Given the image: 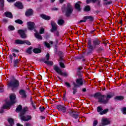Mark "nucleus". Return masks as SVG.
I'll return each mask as SVG.
<instances>
[{
    "label": "nucleus",
    "mask_w": 126,
    "mask_h": 126,
    "mask_svg": "<svg viewBox=\"0 0 126 126\" xmlns=\"http://www.w3.org/2000/svg\"><path fill=\"white\" fill-rule=\"evenodd\" d=\"M114 94L113 93L109 94L107 95H102L100 93H96L94 94L95 98H98V102L102 103V104H107L109 102V100L114 97Z\"/></svg>",
    "instance_id": "f257e3e1"
},
{
    "label": "nucleus",
    "mask_w": 126,
    "mask_h": 126,
    "mask_svg": "<svg viewBox=\"0 0 126 126\" xmlns=\"http://www.w3.org/2000/svg\"><path fill=\"white\" fill-rule=\"evenodd\" d=\"M20 84V83H19V81L15 79H13L8 82L7 85L8 87L11 88V90H12V91H14L15 89H17V88L19 87Z\"/></svg>",
    "instance_id": "f03ea898"
},
{
    "label": "nucleus",
    "mask_w": 126,
    "mask_h": 126,
    "mask_svg": "<svg viewBox=\"0 0 126 126\" xmlns=\"http://www.w3.org/2000/svg\"><path fill=\"white\" fill-rule=\"evenodd\" d=\"M62 10L63 12H65L66 16H70V14L72 13V11H73V9L71 4L68 3H67L66 7H65V4H63L62 6Z\"/></svg>",
    "instance_id": "7ed1b4c3"
},
{
    "label": "nucleus",
    "mask_w": 126,
    "mask_h": 126,
    "mask_svg": "<svg viewBox=\"0 0 126 126\" xmlns=\"http://www.w3.org/2000/svg\"><path fill=\"white\" fill-rule=\"evenodd\" d=\"M28 111V108L26 107H24L22 111L21 112L20 118L22 121L24 122H28L30 120H32V117L31 116L27 115L26 116H24V114Z\"/></svg>",
    "instance_id": "20e7f679"
},
{
    "label": "nucleus",
    "mask_w": 126,
    "mask_h": 126,
    "mask_svg": "<svg viewBox=\"0 0 126 126\" xmlns=\"http://www.w3.org/2000/svg\"><path fill=\"white\" fill-rule=\"evenodd\" d=\"M15 99H16V95L14 94H11L10 95V102H7L6 104L3 106V109H8L12 104L15 103Z\"/></svg>",
    "instance_id": "39448f33"
},
{
    "label": "nucleus",
    "mask_w": 126,
    "mask_h": 126,
    "mask_svg": "<svg viewBox=\"0 0 126 126\" xmlns=\"http://www.w3.org/2000/svg\"><path fill=\"white\" fill-rule=\"evenodd\" d=\"M53 69L55 70L58 74L62 75V76H67V73H66V72H63V71L60 68V67L57 66V65H55L53 66Z\"/></svg>",
    "instance_id": "423d86ee"
},
{
    "label": "nucleus",
    "mask_w": 126,
    "mask_h": 126,
    "mask_svg": "<svg viewBox=\"0 0 126 126\" xmlns=\"http://www.w3.org/2000/svg\"><path fill=\"white\" fill-rule=\"evenodd\" d=\"M76 83H73L74 87H79L80 86H82L83 85V80L81 78L77 79L76 80Z\"/></svg>",
    "instance_id": "0eeeda50"
},
{
    "label": "nucleus",
    "mask_w": 126,
    "mask_h": 126,
    "mask_svg": "<svg viewBox=\"0 0 126 126\" xmlns=\"http://www.w3.org/2000/svg\"><path fill=\"white\" fill-rule=\"evenodd\" d=\"M27 25L28 26V28L29 30H34V32H37V31L35 29V23L33 22H29L27 23Z\"/></svg>",
    "instance_id": "6e6552de"
},
{
    "label": "nucleus",
    "mask_w": 126,
    "mask_h": 126,
    "mask_svg": "<svg viewBox=\"0 0 126 126\" xmlns=\"http://www.w3.org/2000/svg\"><path fill=\"white\" fill-rule=\"evenodd\" d=\"M97 111L98 113H99L100 115H105V114H107L108 112L109 111V109H106L104 110H103V108H102V107L98 106L97 108Z\"/></svg>",
    "instance_id": "1a4fd4ad"
},
{
    "label": "nucleus",
    "mask_w": 126,
    "mask_h": 126,
    "mask_svg": "<svg viewBox=\"0 0 126 126\" xmlns=\"http://www.w3.org/2000/svg\"><path fill=\"white\" fill-rule=\"evenodd\" d=\"M68 113L69 115L73 118H74V119H77L78 118V114L73 111V110H70L69 111H68Z\"/></svg>",
    "instance_id": "9d476101"
},
{
    "label": "nucleus",
    "mask_w": 126,
    "mask_h": 126,
    "mask_svg": "<svg viewBox=\"0 0 126 126\" xmlns=\"http://www.w3.org/2000/svg\"><path fill=\"white\" fill-rule=\"evenodd\" d=\"M101 43V41L99 40L97 38H95L93 40V45L94 47H97V46H99Z\"/></svg>",
    "instance_id": "9b49d317"
},
{
    "label": "nucleus",
    "mask_w": 126,
    "mask_h": 126,
    "mask_svg": "<svg viewBox=\"0 0 126 126\" xmlns=\"http://www.w3.org/2000/svg\"><path fill=\"white\" fill-rule=\"evenodd\" d=\"M101 123L103 126H107L110 124V121H109L107 118H102L101 120Z\"/></svg>",
    "instance_id": "f8f14e48"
},
{
    "label": "nucleus",
    "mask_w": 126,
    "mask_h": 126,
    "mask_svg": "<svg viewBox=\"0 0 126 126\" xmlns=\"http://www.w3.org/2000/svg\"><path fill=\"white\" fill-rule=\"evenodd\" d=\"M18 33L20 34L21 37L22 38V39H25L27 36H26V34H25V32H24V31L20 30L18 31Z\"/></svg>",
    "instance_id": "ddd939ff"
},
{
    "label": "nucleus",
    "mask_w": 126,
    "mask_h": 126,
    "mask_svg": "<svg viewBox=\"0 0 126 126\" xmlns=\"http://www.w3.org/2000/svg\"><path fill=\"white\" fill-rule=\"evenodd\" d=\"M57 109H58L59 111L63 112V113H65L66 112V108L63 105H58Z\"/></svg>",
    "instance_id": "4468645a"
},
{
    "label": "nucleus",
    "mask_w": 126,
    "mask_h": 126,
    "mask_svg": "<svg viewBox=\"0 0 126 126\" xmlns=\"http://www.w3.org/2000/svg\"><path fill=\"white\" fill-rule=\"evenodd\" d=\"M58 55L60 56V62L59 63H64L63 62V53L62 52V51H59L58 52Z\"/></svg>",
    "instance_id": "2eb2a0df"
},
{
    "label": "nucleus",
    "mask_w": 126,
    "mask_h": 126,
    "mask_svg": "<svg viewBox=\"0 0 126 126\" xmlns=\"http://www.w3.org/2000/svg\"><path fill=\"white\" fill-rule=\"evenodd\" d=\"M51 26L52 29H51V32H54V31H56L57 30V24L55 23L54 21H51Z\"/></svg>",
    "instance_id": "dca6fc26"
},
{
    "label": "nucleus",
    "mask_w": 126,
    "mask_h": 126,
    "mask_svg": "<svg viewBox=\"0 0 126 126\" xmlns=\"http://www.w3.org/2000/svg\"><path fill=\"white\" fill-rule=\"evenodd\" d=\"M19 94L22 96V98H26V92L24 90H21L19 91Z\"/></svg>",
    "instance_id": "f3484780"
},
{
    "label": "nucleus",
    "mask_w": 126,
    "mask_h": 126,
    "mask_svg": "<svg viewBox=\"0 0 126 126\" xmlns=\"http://www.w3.org/2000/svg\"><path fill=\"white\" fill-rule=\"evenodd\" d=\"M32 14L33 10H32V9L28 10L25 13L26 16H31V15H32Z\"/></svg>",
    "instance_id": "a211bd4d"
},
{
    "label": "nucleus",
    "mask_w": 126,
    "mask_h": 126,
    "mask_svg": "<svg viewBox=\"0 0 126 126\" xmlns=\"http://www.w3.org/2000/svg\"><path fill=\"white\" fill-rule=\"evenodd\" d=\"M40 17H41L42 19H44V20H50L51 19V17L45 14H41Z\"/></svg>",
    "instance_id": "6ab92c4d"
},
{
    "label": "nucleus",
    "mask_w": 126,
    "mask_h": 126,
    "mask_svg": "<svg viewBox=\"0 0 126 126\" xmlns=\"http://www.w3.org/2000/svg\"><path fill=\"white\" fill-rule=\"evenodd\" d=\"M80 2L78 1L75 4V7L78 11H80L81 8H80Z\"/></svg>",
    "instance_id": "aec40b11"
},
{
    "label": "nucleus",
    "mask_w": 126,
    "mask_h": 126,
    "mask_svg": "<svg viewBox=\"0 0 126 126\" xmlns=\"http://www.w3.org/2000/svg\"><path fill=\"white\" fill-rule=\"evenodd\" d=\"M15 6H16L18 8H20V9L23 8L22 3H21L20 2H17L16 3H15Z\"/></svg>",
    "instance_id": "412c9836"
},
{
    "label": "nucleus",
    "mask_w": 126,
    "mask_h": 126,
    "mask_svg": "<svg viewBox=\"0 0 126 126\" xmlns=\"http://www.w3.org/2000/svg\"><path fill=\"white\" fill-rule=\"evenodd\" d=\"M15 44H16L17 45H22L24 44V41L19 39H16L15 40Z\"/></svg>",
    "instance_id": "4be33fe9"
},
{
    "label": "nucleus",
    "mask_w": 126,
    "mask_h": 126,
    "mask_svg": "<svg viewBox=\"0 0 126 126\" xmlns=\"http://www.w3.org/2000/svg\"><path fill=\"white\" fill-rule=\"evenodd\" d=\"M93 45L88 46V54H91L93 52Z\"/></svg>",
    "instance_id": "5701e85b"
},
{
    "label": "nucleus",
    "mask_w": 126,
    "mask_h": 126,
    "mask_svg": "<svg viewBox=\"0 0 126 126\" xmlns=\"http://www.w3.org/2000/svg\"><path fill=\"white\" fill-rule=\"evenodd\" d=\"M34 35L35 38H36V39H38V40H42V36H41V35H40L39 33L35 32L34 33Z\"/></svg>",
    "instance_id": "b1692460"
},
{
    "label": "nucleus",
    "mask_w": 126,
    "mask_h": 126,
    "mask_svg": "<svg viewBox=\"0 0 126 126\" xmlns=\"http://www.w3.org/2000/svg\"><path fill=\"white\" fill-rule=\"evenodd\" d=\"M5 15L6 17H9V18H12V14L10 12H5Z\"/></svg>",
    "instance_id": "393cba45"
},
{
    "label": "nucleus",
    "mask_w": 126,
    "mask_h": 126,
    "mask_svg": "<svg viewBox=\"0 0 126 126\" xmlns=\"http://www.w3.org/2000/svg\"><path fill=\"white\" fill-rule=\"evenodd\" d=\"M84 18L85 19H86V20H87L89 19L90 21H93V20L94 19L93 17L91 16H85Z\"/></svg>",
    "instance_id": "a878e982"
},
{
    "label": "nucleus",
    "mask_w": 126,
    "mask_h": 126,
    "mask_svg": "<svg viewBox=\"0 0 126 126\" xmlns=\"http://www.w3.org/2000/svg\"><path fill=\"white\" fill-rule=\"evenodd\" d=\"M124 97L123 96H117L115 97V100H118L119 101H122Z\"/></svg>",
    "instance_id": "bb28decb"
},
{
    "label": "nucleus",
    "mask_w": 126,
    "mask_h": 126,
    "mask_svg": "<svg viewBox=\"0 0 126 126\" xmlns=\"http://www.w3.org/2000/svg\"><path fill=\"white\" fill-rule=\"evenodd\" d=\"M33 52L35 53V54H38L39 53H41V50H40L38 48H34L33 50Z\"/></svg>",
    "instance_id": "cd10ccee"
},
{
    "label": "nucleus",
    "mask_w": 126,
    "mask_h": 126,
    "mask_svg": "<svg viewBox=\"0 0 126 126\" xmlns=\"http://www.w3.org/2000/svg\"><path fill=\"white\" fill-rule=\"evenodd\" d=\"M21 110H22V106L21 105H19L16 108V112H17V113H18V112H20Z\"/></svg>",
    "instance_id": "c85d7f7f"
},
{
    "label": "nucleus",
    "mask_w": 126,
    "mask_h": 126,
    "mask_svg": "<svg viewBox=\"0 0 126 126\" xmlns=\"http://www.w3.org/2000/svg\"><path fill=\"white\" fill-rule=\"evenodd\" d=\"M64 23V21L63 20L60 19L58 21V24L59 25H63Z\"/></svg>",
    "instance_id": "c756f323"
},
{
    "label": "nucleus",
    "mask_w": 126,
    "mask_h": 126,
    "mask_svg": "<svg viewBox=\"0 0 126 126\" xmlns=\"http://www.w3.org/2000/svg\"><path fill=\"white\" fill-rule=\"evenodd\" d=\"M15 22H16V23H18V24H22V23H23V22L22 21V20L20 19H18L15 20Z\"/></svg>",
    "instance_id": "7c9ffc66"
},
{
    "label": "nucleus",
    "mask_w": 126,
    "mask_h": 126,
    "mask_svg": "<svg viewBox=\"0 0 126 126\" xmlns=\"http://www.w3.org/2000/svg\"><path fill=\"white\" fill-rule=\"evenodd\" d=\"M91 8L89 6H86L84 8L85 11H90Z\"/></svg>",
    "instance_id": "2f4dec72"
},
{
    "label": "nucleus",
    "mask_w": 126,
    "mask_h": 126,
    "mask_svg": "<svg viewBox=\"0 0 126 126\" xmlns=\"http://www.w3.org/2000/svg\"><path fill=\"white\" fill-rule=\"evenodd\" d=\"M44 45H45V47H47V48H48V49L51 48V45H50V44H49L47 42H44Z\"/></svg>",
    "instance_id": "473e14b6"
},
{
    "label": "nucleus",
    "mask_w": 126,
    "mask_h": 126,
    "mask_svg": "<svg viewBox=\"0 0 126 126\" xmlns=\"http://www.w3.org/2000/svg\"><path fill=\"white\" fill-rule=\"evenodd\" d=\"M27 53H28V54H31V53H32V48H29V49H28L27 50Z\"/></svg>",
    "instance_id": "72a5a7b5"
},
{
    "label": "nucleus",
    "mask_w": 126,
    "mask_h": 126,
    "mask_svg": "<svg viewBox=\"0 0 126 126\" xmlns=\"http://www.w3.org/2000/svg\"><path fill=\"white\" fill-rule=\"evenodd\" d=\"M4 3V0H0V6H3Z\"/></svg>",
    "instance_id": "f704fd0d"
},
{
    "label": "nucleus",
    "mask_w": 126,
    "mask_h": 126,
    "mask_svg": "<svg viewBox=\"0 0 126 126\" xmlns=\"http://www.w3.org/2000/svg\"><path fill=\"white\" fill-rule=\"evenodd\" d=\"M112 0H110L107 2H105L104 3V5H108L109 4H111V3H112Z\"/></svg>",
    "instance_id": "c9c22d12"
},
{
    "label": "nucleus",
    "mask_w": 126,
    "mask_h": 126,
    "mask_svg": "<svg viewBox=\"0 0 126 126\" xmlns=\"http://www.w3.org/2000/svg\"><path fill=\"white\" fill-rule=\"evenodd\" d=\"M88 46H92V40H91V39H89L88 40Z\"/></svg>",
    "instance_id": "e433bc0d"
},
{
    "label": "nucleus",
    "mask_w": 126,
    "mask_h": 126,
    "mask_svg": "<svg viewBox=\"0 0 126 126\" xmlns=\"http://www.w3.org/2000/svg\"><path fill=\"white\" fill-rule=\"evenodd\" d=\"M65 85H66V87L68 88H70L71 87V86H70V84L68 82H65Z\"/></svg>",
    "instance_id": "4c0bfd02"
},
{
    "label": "nucleus",
    "mask_w": 126,
    "mask_h": 126,
    "mask_svg": "<svg viewBox=\"0 0 126 126\" xmlns=\"http://www.w3.org/2000/svg\"><path fill=\"white\" fill-rule=\"evenodd\" d=\"M73 90V94H75V93H76V92H77V89L74 87V88H73L72 89Z\"/></svg>",
    "instance_id": "58836bf2"
},
{
    "label": "nucleus",
    "mask_w": 126,
    "mask_h": 126,
    "mask_svg": "<svg viewBox=\"0 0 126 126\" xmlns=\"http://www.w3.org/2000/svg\"><path fill=\"white\" fill-rule=\"evenodd\" d=\"M96 0H87V3H90L91 1H93V2H96Z\"/></svg>",
    "instance_id": "ea45409f"
},
{
    "label": "nucleus",
    "mask_w": 126,
    "mask_h": 126,
    "mask_svg": "<svg viewBox=\"0 0 126 126\" xmlns=\"http://www.w3.org/2000/svg\"><path fill=\"white\" fill-rule=\"evenodd\" d=\"M44 32H45V30L43 28H41L39 31L40 34H43Z\"/></svg>",
    "instance_id": "a19ab883"
},
{
    "label": "nucleus",
    "mask_w": 126,
    "mask_h": 126,
    "mask_svg": "<svg viewBox=\"0 0 126 126\" xmlns=\"http://www.w3.org/2000/svg\"><path fill=\"white\" fill-rule=\"evenodd\" d=\"M122 112L124 115H126V107H124L122 109Z\"/></svg>",
    "instance_id": "79ce46f5"
},
{
    "label": "nucleus",
    "mask_w": 126,
    "mask_h": 126,
    "mask_svg": "<svg viewBox=\"0 0 126 126\" xmlns=\"http://www.w3.org/2000/svg\"><path fill=\"white\" fill-rule=\"evenodd\" d=\"M2 87H3V85L0 84V92H3V88H2Z\"/></svg>",
    "instance_id": "37998d69"
},
{
    "label": "nucleus",
    "mask_w": 126,
    "mask_h": 126,
    "mask_svg": "<svg viewBox=\"0 0 126 126\" xmlns=\"http://www.w3.org/2000/svg\"><path fill=\"white\" fill-rule=\"evenodd\" d=\"M24 41V44H27V45H31V43L29 41L25 40Z\"/></svg>",
    "instance_id": "c03bdc74"
},
{
    "label": "nucleus",
    "mask_w": 126,
    "mask_h": 126,
    "mask_svg": "<svg viewBox=\"0 0 126 126\" xmlns=\"http://www.w3.org/2000/svg\"><path fill=\"white\" fill-rule=\"evenodd\" d=\"M82 22H86V19H85L84 17V19L83 20H80L79 21L78 23L80 24V23H82Z\"/></svg>",
    "instance_id": "a18cd8bd"
},
{
    "label": "nucleus",
    "mask_w": 126,
    "mask_h": 126,
    "mask_svg": "<svg viewBox=\"0 0 126 126\" xmlns=\"http://www.w3.org/2000/svg\"><path fill=\"white\" fill-rule=\"evenodd\" d=\"M60 66L62 68H65V65H64V63H60Z\"/></svg>",
    "instance_id": "49530a36"
},
{
    "label": "nucleus",
    "mask_w": 126,
    "mask_h": 126,
    "mask_svg": "<svg viewBox=\"0 0 126 126\" xmlns=\"http://www.w3.org/2000/svg\"><path fill=\"white\" fill-rule=\"evenodd\" d=\"M39 110H40L41 112H44V111H45V107H39Z\"/></svg>",
    "instance_id": "de8ad7c7"
},
{
    "label": "nucleus",
    "mask_w": 126,
    "mask_h": 126,
    "mask_svg": "<svg viewBox=\"0 0 126 126\" xmlns=\"http://www.w3.org/2000/svg\"><path fill=\"white\" fill-rule=\"evenodd\" d=\"M8 28L10 30H13L14 29V27L12 26H9L8 27Z\"/></svg>",
    "instance_id": "09e8293b"
},
{
    "label": "nucleus",
    "mask_w": 126,
    "mask_h": 126,
    "mask_svg": "<svg viewBox=\"0 0 126 126\" xmlns=\"http://www.w3.org/2000/svg\"><path fill=\"white\" fill-rule=\"evenodd\" d=\"M97 124H98V121H97V120H95L94 122V123H93V126H97Z\"/></svg>",
    "instance_id": "8fccbe9b"
},
{
    "label": "nucleus",
    "mask_w": 126,
    "mask_h": 126,
    "mask_svg": "<svg viewBox=\"0 0 126 126\" xmlns=\"http://www.w3.org/2000/svg\"><path fill=\"white\" fill-rule=\"evenodd\" d=\"M12 52L13 53H18L19 52V51L17 49H12Z\"/></svg>",
    "instance_id": "3c124183"
},
{
    "label": "nucleus",
    "mask_w": 126,
    "mask_h": 126,
    "mask_svg": "<svg viewBox=\"0 0 126 126\" xmlns=\"http://www.w3.org/2000/svg\"><path fill=\"white\" fill-rule=\"evenodd\" d=\"M46 58L47 60V61H49V59H50V54H47L46 56Z\"/></svg>",
    "instance_id": "603ef678"
},
{
    "label": "nucleus",
    "mask_w": 126,
    "mask_h": 126,
    "mask_svg": "<svg viewBox=\"0 0 126 126\" xmlns=\"http://www.w3.org/2000/svg\"><path fill=\"white\" fill-rule=\"evenodd\" d=\"M9 58L10 61H12V60H13V56H12V55H10L9 56Z\"/></svg>",
    "instance_id": "864d4df0"
},
{
    "label": "nucleus",
    "mask_w": 126,
    "mask_h": 126,
    "mask_svg": "<svg viewBox=\"0 0 126 126\" xmlns=\"http://www.w3.org/2000/svg\"><path fill=\"white\" fill-rule=\"evenodd\" d=\"M19 59H16L14 61V63H19Z\"/></svg>",
    "instance_id": "5fc2aeb1"
},
{
    "label": "nucleus",
    "mask_w": 126,
    "mask_h": 126,
    "mask_svg": "<svg viewBox=\"0 0 126 126\" xmlns=\"http://www.w3.org/2000/svg\"><path fill=\"white\" fill-rule=\"evenodd\" d=\"M84 58V56L83 55H81L79 57H77V59H83Z\"/></svg>",
    "instance_id": "6e6d98bb"
},
{
    "label": "nucleus",
    "mask_w": 126,
    "mask_h": 126,
    "mask_svg": "<svg viewBox=\"0 0 126 126\" xmlns=\"http://www.w3.org/2000/svg\"><path fill=\"white\" fill-rule=\"evenodd\" d=\"M55 35H56V36H59V35H60V33H59V32L56 31L55 32Z\"/></svg>",
    "instance_id": "4d7b16f0"
},
{
    "label": "nucleus",
    "mask_w": 126,
    "mask_h": 126,
    "mask_svg": "<svg viewBox=\"0 0 126 126\" xmlns=\"http://www.w3.org/2000/svg\"><path fill=\"white\" fill-rule=\"evenodd\" d=\"M52 10H54L55 11H57V10H59V9L56 7L53 8L52 9Z\"/></svg>",
    "instance_id": "13d9d810"
},
{
    "label": "nucleus",
    "mask_w": 126,
    "mask_h": 126,
    "mask_svg": "<svg viewBox=\"0 0 126 126\" xmlns=\"http://www.w3.org/2000/svg\"><path fill=\"white\" fill-rule=\"evenodd\" d=\"M103 50H104V48H103V47H100L98 48V49L97 50V51H103Z\"/></svg>",
    "instance_id": "bf43d9fd"
},
{
    "label": "nucleus",
    "mask_w": 126,
    "mask_h": 126,
    "mask_svg": "<svg viewBox=\"0 0 126 126\" xmlns=\"http://www.w3.org/2000/svg\"><path fill=\"white\" fill-rule=\"evenodd\" d=\"M44 63H53V62H52L51 61H45V62H44Z\"/></svg>",
    "instance_id": "052dcab7"
},
{
    "label": "nucleus",
    "mask_w": 126,
    "mask_h": 126,
    "mask_svg": "<svg viewBox=\"0 0 126 126\" xmlns=\"http://www.w3.org/2000/svg\"><path fill=\"white\" fill-rule=\"evenodd\" d=\"M8 2H13L15 1V0H7Z\"/></svg>",
    "instance_id": "680f3d73"
},
{
    "label": "nucleus",
    "mask_w": 126,
    "mask_h": 126,
    "mask_svg": "<svg viewBox=\"0 0 126 126\" xmlns=\"http://www.w3.org/2000/svg\"><path fill=\"white\" fill-rule=\"evenodd\" d=\"M25 126H32L30 123H26L25 125Z\"/></svg>",
    "instance_id": "e2e57ef3"
},
{
    "label": "nucleus",
    "mask_w": 126,
    "mask_h": 126,
    "mask_svg": "<svg viewBox=\"0 0 126 126\" xmlns=\"http://www.w3.org/2000/svg\"><path fill=\"white\" fill-rule=\"evenodd\" d=\"M32 106L33 108V109H36V105H35V104H34V103H32Z\"/></svg>",
    "instance_id": "0e129e2a"
},
{
    "label": "nucleus",
    "mask_w": 126,
    "mask_h": 126,
    "mask_svg": "<svg viewBox=\"0 0 126 126\" xmlns=\"http://www.w3.org/2000/svg\"><path fill=\"white\" fill-rule=\"evenodd\" d=\"M14 67H17V63H14L13 65H12Z\"/></svg>",
    "instance_id": "69168bd1"
},
{
    "label": "nucleus",
    "mask_w": 126,
    "mask_h": 126,
    "mask_svg": "<svg viewBox=\"0 0 126 126\" xmlns=\"http://www.w3.org/2000/svg\"><path fill=\"white\" fill-rule=\"evenodd\" d=\"M82 91L83 92H86V88L82 89Z\"/></svg>",
    "instance_id": "338daca9"
},
{
    "label": "nucleus",
    "mask_w": 126,
    "mask_h": 126,
    "mask_svg": "<svg viewBox=\"0 0 126 126\" xmlns=\"http://www.w3.org/2000/svg\"><path fill=\"white\" fill-rule=\"evenodd\" d=\"M63 1H64V0H60V3H63Z\"/></svg>",
    "instance_id": "774afa93"
}]
</instances>
